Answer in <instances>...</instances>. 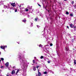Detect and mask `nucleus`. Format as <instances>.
<instances>
[{"mask_svg": "<svg viewBox=\"0 0 76 76\" xmlns=\"http://www.w3.org/2000/svg\"><path fill=\"white\" fill-rule=\"evenodd\" d=\"M0 48L3 50H5V46H1L0 47Z\"/></svg>", "mask_w": 76, "mask_h": 76, "instance_id": "nucleus-1", "label": "nucleus"}, {"mask_svg": "<svg viewBox=\"0 0 76 76\" xmlns=\"http://www.w3.org/2000/svg\"><path fill=\"white\" fill-rule=\"evenodd\" d=\"M38 76L36 75V76H41V72H39V70H38Z\"/></svg>", "mask_w": 76, "mask_h": 76, "instance_id": "nucleus-2", "label": "nucleus"}, {"mask_svg": "<svg viewBox=\"0 0 76 76\" xmlns=\"http://www.w3.org/2000/svg\"><path fill=\"white\" fill-rule=\"evenodd\" d=\"M11 4L12 6H13V7H15V6H16V4H15V3H12Z\"/></svg>", "mask_w": 76, "mask_h": 76, "instance_id": "nucleus-3", "label": "nucleus"}, {"mask_svg": "<svg viewBox=\"0 0 76 76\" xmlns=\"http://www.w3.org/2000/svg\"><path fill=\"white\" fill-rule=\"evenodd\" d=\"M15 71L13 70L11 72V74H12V75H13L14 74H15Z\"/></svg>", "mask_w": 76, "mask_h": 76, "instance_id": "nucleus-4", "label": "nucleus"}, {"mask_svg": "<svg viewBox=\"0 0 76 76\" xmlns=\"http://www.w3.org/2000/svg\"><path fill=\"white\" fill-rule=\"evenodd\" d=\"M5 65L6 67L9 66V62H7L6 64H5Z\"/></svg>", "mask_w": 76, "mask_h": 76, "instance_id": "nucleus-5", "label": "nucleus"}, {"mask_svg": "<svg viewBox=\"0 0 76 76\" xmlns=\"http://www.w3.org/2000/svg\"><path fill=\"white\" fill-rule=\"evenodd\" d=\"M70 26L71 28H73L74 27V25L72 24H70Z\"/></svg>", "mask_w": 76, "mask_h": 76, "instance_id": "nucleus-6", "label": "nucleus"}, {"mask_svg": "<svg viewBox=\"0 0 76 76\" xmlns=\"http://www.w3.org/2000/svg\"><path fill=\"white\" fill-rule=\"evenodd\" d=\"M18 72H19V69H18L17 70V71L15 73L16 75H17V74L18 73Z\"/></svg>", "mask_w": 76, "mask_h": 76, "instance_id": "nucleus-7", "label": "nucleus"}, {"mask_svg": "<svg viewBox=\"0 0 76 76\" xmlns=\"http://www.w3.org/2000/svg\"><path fill=\"white\" fill-rule=\"evenodd\" d=\"M33 70L34 71H35V70H36V68L35 66L33 67Z\"/></svg>", "mask_w": 76, "mask_h": 76, "instance_id": "nucleus-8", "label": "nucleus"}, {"mask_svg": "<svg viewBox=\"0 0 76 76\" xmlns=\"http://www.w3.org/2000/svg\"><path fill=\"white\" fill-rule=\"evenodd\" d=\"M46 48H50V47L48 45H46Z\"/></svg>", "mask_w": 76, "mask_h": 76, "instance_id": "nucleus-9", "label": "nucleus"}, {"mask_svg": "<svg viewBox=\"0 0 76 76\" xmlns=\"http://www.w3.org/2000/svg\"><path fill=\"white\" fill-rule=\"evenodd\" d=\"M28 9H29V7H27L26 9V12H28Z\"/></svg>", "mask_w": 76, "mask_h": 76, "instance_id": "nucleus-10", "label": "nucleus"}, {"mask_svg": "<svg viewBox=\"0 0 76 76\" xmlns=\"http://www.w3.org/2000/svg\"><path fill=\"white\" fill-rule=\"evenodd\" d=\"M43 74H44L45 75H46V74H47V72H43Z\"/></svg>", "mask_w": 76, "mask_h": 76, "instance_id": "nucleus-11", "label": "nucleus"}, {"mask_svg": "<svg viewBox=\"0 0 76 76\" xmlns=\"http://www.w3.org/2000/svg\"><path fill=\"white\" fill-rule=\"evenodd\" d=\"M39 47H41V48H42V45H39Z\"/></svg>", "mask_w": 76, "mask_h": 76, "instance_id": "nucleus-12", "label": "nucleus"}, {"mask_svg": "<svg viewBox=\"0 0 76 76\" xmlns=\"http://www.w3.org/2000/svg\"><path fill=\"white\" fill-rule=\"evenodd\" d=\"M66 51H68L69 50V48H66Z\"/></svg>", "mask_w": 76, "mask_h": 76, "instance_id": "nucleus-13", "label": "nucleus"}, {"mask_svg": "<svg viewBox=\"0 0 76 76\" xmlns=\"http://www.w3.org/2000/svg\"><path fill=\"white\" fill-rule=\"evenodd\" d=\"M26 20L25 19L23 20V22H26Z\"/></svg>", "mask_w": 76, "mask_h": 76, "instance_id": "nucleus-14", "label": "nucleus"}, {"mask_svg": "<svg viewBox=\"0 0 76 76\" xmlns=\"http://www.w3.org/2000/svg\"><path fill=\"white\" fill-rule=\"evenodd\" d=\"M1 60H2V61H3V60H4V58H1Z\"/></svg>", "mask_w": 76, "mask_h": 76, "instance_id": "nucleus-15", "label": "nucleus"}, {"mask_svg": "<svg viewBox=\"0 0 76 76\" xmlns=\"http://www.w3.org/2000/svg\"><path fill=\"white\" fill-rule=\"evenodd\" d=\"M44 58V56H41L40 57V58H41V59H42V58Z\"/></svg>", "mask_w": 76, "mask_h": 76, "instance_id": "nucleus-16", "label": "nucleus"}, {"mask_svg": "<svg viewBox=\"0 0 76 76\" xmlns=\"http://www.w3.org/2000/svg\"><path fill=\"white\" fill-rule=\"evenodd\" d=\"M66 15H69V13L68 12H66Z\"/></svg>", "mask_w": 76, "mask_h": 76, "instance_id": "nucleus-17", "label": "nucleus"}, {"mask_svg": "<svg viewBox=\"0 0 76 76\" xmlns=\"http://www.w3.org/2000/svg\"><path fill=\"white\" fill-rule=\"evenodd\" d=\"M4 7V8H7V6L5 5Z\"/></svg>", "mask_w": 76, "mask_h": 76, "instance_id": "nucleus-18", "label": "nucleus"}, {"mask_svg": "<svg viewBox=\"0 0 76 76\" xmlns=\"http://www.w3.org/2000/svg\"><path fill=\"white\" fill-rule=\"evenodd\" d=\"M70 16H71V17L73 16V14H70Z\"/></svg>", "mask_w": 76, "mask_h": 76, "instance_id": "nucleus-19", "label": "nucleus"}, {"mask_svg": "<svg viewBox=\"0 0 76 76\" xmlns=\"http://www.w3.org/2000/svg\"><path fill=\"white\" fill-rule=\"evenodd\" d=\"M74 64H76V60L74 61Z\"/></svg>", "mask_w": 76, "mask_h": 76, "instance_id": "nucleus-20", "label": "nucleus"}, {"mask_svg": "<svg viewBox=\"0 0 76 76\" xmlns=\"http://www.w3.org/2000/svg\"><path fill=\"white\" fill-rule=\"evenodd\" d=\"M50 46H53V44L50 43Z\"/></svg>", "mask_w": 76, "mask_h": 76, "instance_id": "nucleus-21", "label": "nucleus"}, {"mask_svg": "<svg viewBox=\"0 0 76 76\" xmlns=\"http://www.w3.org/2000/svg\"><path fill=\"white\" fill-rule=\"evenodd\" d=\"M33 63H35V60H33Z\"/></svg>", "mask_w": 76, "mask_h": 76, "instance_id": "nucleus-22", "label": "nucleus"}, {"mask_svg": "<svg viewBox=\"0 0 76 76\" xmlns=\"http://www.w3.org/2000/svg\"><path fill=\"white\" fill-rule=\"evenodd\" d=\"M15 12H17V9H15Z\"/></svg>", "mask_w": 76, "mask_h": 76, "instance_id": "nucleus-23", "label": "nucleus"}, {"mask_svg": "<svg viewBox=\"0 0 76 76\" xmlns=\"http://www.w3.org/2000/svg\"><path fill=\"white\" fill-rule=\"evenodd\" d=\"M7 76H9V73H7Z\"/></svg>", "mask_w": 76, "mask_h": 76, "instance_id": "nucleus-24", "label": "nucleus"}, {"mask_svg": "<svg viewBox=\"0 0 76 76\" xmlns=\"http://www.w3.org/2000/svg\"><path fill=\"white\" fill-rule=\"evenodd\" d=\"M74 3V1H72V4H73Z\"/></svg>", "mask_w": 76, "mask_h": 76, "instance_id": "nucleus-25", "label": "nucleus"}, {"mask_svg": "<svg viewBox=\"0 0 76 76\" xmlns=\"http://www.w3.org/2000/svg\"><path fill=\"white\" fill-rule=\"evenodd\" d=\"M39 67V66H37L36 68H37V69H38V67Z\"/></svg>", "mask_w": 76, "mask_h": 76, "instance_id": "nucleus-26", "label": "nucleus"}, {"mask_svg": "<svg viewBox=\"0 0 76 76\" xmlns=\"http://www.w3.org/2000/svg\"><path fill=\"white\" fill-rule=\"evenodd\" d=\"M3 67V66H1L0 67L1 68H2Z\"/></svg>", "mask_w": 76, "mask_h": 76, "instance_id": "nucleus-27", "label": "nucleus"}, {"mask_svg": "<svg viewBox=\"0 0 76 76\" xmlns=\"http://www.w3.org/2000/svg\"><path fill=\"white\" fill-rule=\"evenodd\" d=\"M48 63H50V61H48Z\"/></svg>", "mask_w": 76, "mask_h": 76, "instance_id": "nucleus-28", "label": "nucleus"}, {"mask_svg": "<svg viewBox=\"0 0 76 76\" xmlns=\"http://www.w3.org/2000/svg\"><path fill=\"white\" fill-rule=\"evenodd\" d=\"M35 21H37V19L36 18L35 19Z\"/></svg>", "mask_w": 76, "mask_h": 76, "instance_id": "nucleus-29", "label": "nucleus"}, {"mask_svg": "<svg viewBox=\"0 0 76 76\" xmlns=\"http://www.w3.org/2000/svg\"><path fill=\"white\" fill-rule=\"evenodd\" d=\"M28 17L29 18V15H28Z\"/></svg>", "mask_w": 76, "mask_h": 76, "instance_id": "nucleus-30", "label": "nucleus"}, {"mask_svg": "<svg viewBox=\"0 0 76 76\" xmlns=\"http://www.w3.org/2000/svg\"><path fill=\"white\" fill-rule=\"evenodd\" d=\"M38 6H41V5L39 4H38Z\"/></svg>", "mask_w": 76, "mask_h": 76, "instance_id": "nucleus-31", "label": "nucleus"}, {"mask_svg": "<svg viewBox=\"0 0 76 76\" xmlns=\"http://www.w3.org/2000/svg\"><path fill=\"white\" fill-rule=\"evenodd\" d=\"M31 25L32 26V25L33 24V23H31Z\"/></svg>", "mask_w": 76, "mask_h": 76, "instance_id": "nucleus-32", "label": "nucleus"}, {"mask_svg": "<svg viewBox=\"0 0 76 76\" xmlns=\"http://www.w3.org/2000/svg\"><path fill=\"white\" fill-rule=\"evenodd\" d=\"M1 72V70H0V73Z\"/></svg>", "mask_w": 76, "mask_h": 76, "instance_id": "nucleus-33", "label": "nucleus"}, {"mask_svg": "<svg viewBox=\"0 0 76 76\" xmlns=\"http://www.w3.org/2000/svg\"><path fill=\"white\" fill-rule=\"evenodd\" d=\"M67 28H68V29H69V26H67Z\"/></svg>", "mask_w": 76, "mask_h": 76, "instance_id": "nucleus-34", "label": "nucleus"}, {"mask_svg": "<svg viewBox=\"0 0 76 76\" xmlns=\"http://www.w3.org/2000/svg\"><path fill=\"white\" fill-rule=\"evenodd\" d=\"M5 47H6V48H7V45L5 46Z\"/></svg>", "mask_w": 76, "mask_h": 76, "instance_id": "nucleus-35", "label": "nucleus"}, {"mask_svg": "<svg viewBox=\"0 0 76 76\" xmlns=\"http://www.w3.org/2000/svg\"><path fill=\"white\" fill-rule=\"evenodd\" d=\"M67 0H64V1H67Z\"/></svg>", "mask_w": 76, "mask_h": 76, "instance_id": "nucleus-36", "label": "nucleus"}, {"mask_svg": "<svg viewBox=\"0 0 76 76\" xmlns=\"http://www.w3.org/2000/svg\"><path fill=\"white\" fill-rule=\"evenodd\" d=\"M34 58H36V57H34Z\"/></svg>", "mask_w": 76, "mask_h": 76, "instance_id": "nucleus-37", "label": "nucleus"}, {"mask_svg": "<svg viewBox=\"0 0 76 76\" xmlns=\"http://www.w3.org/2000/svg\"><path fill=\"white\" fill-rule=\"evenodd\" d=\"M20 7H21V5H20Z\"/></svg>", "mask_w": 76, "mask_h": 76, "instance_id": "nucleus-38", "label": "nucleus"}, {"mask_svg": "<svg viewBox=\"0 0 76 76\" xmlns=\"http://www.w3.org/2000/svg\"><path fill=\"white\" fill-rule=\"evenodd\" d=\"M0 54H1V52H0Z\"/></svg>", "mask_w": 76, "mask_h": 76, "instance_id": "nucleus-39", "label": "nucleus"}, {"mask_svg": "<svg viewBox=\"0 0 76 76\" xmlns=\"http://www.w3.org/2000/svg\"><path fill=\"white\" fill-rule=\"evenodd\" d=\"M38 28V26H37Z\"/></svg>", "mask_w": 76, "mask_h": 76, "instance_id": "nucleus-40", "label": "nucleus"}, {"mask_svg": "<svg viewBox=\"0 0 76 76\" xmlns=\"http://www.w3.org/2000/svg\"><path fill=\"white\" fill-rule=\"evenodd\" d=\"M1 61V60H0V62Z\"/></svg>", "mask_w": 76, "mask_h": 76, "instance_id": "nucleus-41", "label": "nucleus"}, {"mask_svg": "<svg viewBox=\"0 0 76 76\" xmlns=\"http://www.w3.org/2000/svg\"><path fill=\"white\" fill-rule=\"evenodd\" d=\"M7 0V1H9V0Z\"/></svg>", "mask_w": 76, "mask_h": 76, "instance_id": "nucleus-42", "label": "nucleus"}, {"mask_svg": "<svg viewBox=\"0 0 76 76\" xmlns=\"http://www.w3.org/2000/svg\"><path fill=\"white\" fill-rule=\"evenodd\" d=\"M8 6H9V5H8Z\"/></svg>", "mask_w": 76, "mask_h": 76, "instance_id": "nucleus-43", "label": "nucleus"}]
</instances>
